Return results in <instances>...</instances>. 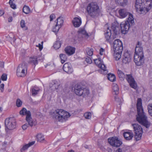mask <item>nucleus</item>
I'll list each match as a JSON object with an SVG mask.
<instances>
[{"label": "nucleus", "instance_id": "obj_1", "mask_svg": "<svg viewBox=\"0 0 152 152\" xmlns=\"http://www.w3.org/2000/svg\"><path fill=\"white\" fill-rule=\"evenodd\" d=\"M152 6V0H136L135 8L140 14L144 15L148 12Z\"/></svg>", "mask_w": 152, "mask_h": 152}, {"label": "nucleus", "instance_id": "obj_2", "mask_svg": "<svg viewBox=\"0 0 152 152\" xmlns=\"http://www.w3.org/2000/svg\"><path fill=\"white\" fill-rule=\"evenodd\" d=\"M136 105L137 112V115L136 118L137 121L146 128L148 127L149 125L147 120V117L143 112L141 99L138 98L137 99Z\"/></svg>", "mask_w": 152, "mask_h": 152}, {"label": "nucleus", "instance_id": "obj_3", "mask_svg": "<svg viewBox=\"0 0 152 152\" xmlns=\"http://www.w3.org/2000/svg\"><path fill=\"white\" fill-rule=\"evenodd\" d=\"M134 61L137 66L142 65L144 61V56L142 43L138 42L135 50Z\"/></svg>", "mask_w": 152, "mask_h": 152}, {"label": "nucleus", "instance_id": "obj_4", "mask_svg": "<svg viewBox=\"0 0 152 152\" xmlns=\"http://www.w3.org/2000/svg\"><path fill=\"white\" fill-rule=\"evenodd\" d=\"M119 23L115 21L112 24L111 29H109V28H108L107 31L104 34L105 38L107 42L110 43L112 42L113 39L111 37V35L113 34L114 36H115L117 34L119 31Z\"/></svg>", "mask_w": 152, "mask_h": 152}, {"label": "nucleus", "instance_id": "obj_5", "mask_svg": "<svg viewBox=\"0 0 152 152\" xmlns=\"http://www.w3.org/2000/svg\"><path fill=\"white\" fill-rule=\"evenodd\" d=\"M134 23V18L132 14L129 15L126 21L122 22L120 24V27L122 33L126 34L129 30L131 26Z\"/></svg>", "mask_w": 152, "mask_h": 152}, {"label": "nucleus", "instance_id": "obj_6", "mask_svg": "<svg viewBox=\"0 0 152 152\" xmlns=\"http://www.w3.org/2000/svg\"><path fill=\"white\" fill-rule=\"evenodd\" d=\"M99 10V7L95 3L91 2L87 6V12L88 14L92 17H94L97 15Z\"/></svg>", "mask_w": 152, "mask_h": 152}, {"label": "nucleus", "instance_id": "obj_7", "mask_svg": "<svg viewBox=\"0 0 152 152\" xmlns=\"http://www.w3.org/2000/svg\"><path fill=\"white\" fill-rule=\"evenodd\" d=\"M54 113L56 119L61 122L66 120L70 116L68 112L62 109H57L54 111Z\"/></svg>", "mask_w": 152, "mask_h": 152}, {"label": "nucleus", "instance_id": "obj_8", "mask_svg": "<svg viewBox=\"0 0 152 152\" xmlns=\"http://www.w3.org/2000/svg\"><path fill=\"white\" fill-rule=\"evenodd\" d=\"M19 113L20 115H26V120L28 122V125L31 127L36 125L37 122L32 118L31 113L29 111H27L26 108H23L20 111Z\"/></svg>", "mask_w": 152, "mask_h": 152}, {"label": "nucleus", "instance_id": "obj_9", "mask_svg": "<svg viewBox=\"0 0 152 152\" xmlns=\"http://www.w3.org/2000/svg\"><path fill=\"white\" fill-rule=\"evenodd\" d=\"M75 94L79 96L84 97L87 96L89 94V90L87 88H84L81 85H77L75 88Z\"/></svg>", "mask_w": 152, "mask_h": 152}, {"label": "nucleus", "instance_id": "obj_10", "mask_svg": "<svg viewBox=\"0 0 152 152\" xmlns=\"http://www.w3.org/2000/svg\"><path fill=\"white\" fill-rule=\"evenodd\" d=\"M132 125L135 133V139L136 141L140 140L142 133V129L141 126L136 124H133Z\"/></svg>", "mask_w": 152, "mask_h": 152}, {"label": "nucleus", "instance_id": "obj_11", "mask_svg": "<svg viewBox=\"0 0 152 152\" xmlns=\"http://www.w3.org/2000/svg\"><path fill=\"white\" fill-rule=\"evenodd\" d=\"M27 66L25 62L19 64L17 69V75L19 77H23L27 73Z\"/></svg>", "mask_w": 152, "mask_h": 152}, {"label": "nucleus", "instance_id": "obj_12", "mask_svg": "<svg viewBox=\"0 0 152 152\" xmlns=\"http://www.w3.org/2000/svg\"><path fill=\"white\" fill-rule=\"evenodd\" d=\"M5 125L6 128L9 130H12L16 127V121L13 117L7 118L5 120Z\"/></svg>", "mask_w": 152, "mask_h": 152}, {"label": "nucleus", "instance_id": "obj_13", "mask_svg": "<svg viewBox=\"0 0 152 152\" xmlns=\"http://www.w3.org/2000/svg\"><path fill=\"white\" fill-rule=\"evenodd\" d=\"M94 62L98 67L101 69L99 70V72H100L101 73L104 75H105L107 73L108 71L106 69V66L103 64L101 58H99L98 59L94 60Z\"/></svg>", "mask_w": 152, "mask_h": 152}, {"label": "nucleus", "instance_id": "obj_14", "mask_svg": "<svg viewBox=\"0 0 152 152\" xmlns=\"http://www.w3.org/2000/svg\"><path fill=\"white\" fill-rule=\"evenodd\" d=\"M109 143L112 146L119 147L122 144V142L117 137H112L108 139Z\"/></svg>", "mask_w": 152, "mask_h": 152}, {"label": "nucleus", "instance_id": "obj_15", "mask_svg": "<svg viewBox=\"0 0 152 152\" xmlns=\"http://www.w3.org/2000/svg\"><path fill=\"white\" fill-rule=\"evenodd\" d=\"M113 50H119L120 52H122L123 46L122 42L119 39L115 40L113 42Z\"/></svg>", "mask_w": 152, "mask_h": 152}, {"label": "nucleus", "instance_id": "obj_16", "mask_svg": "<svg viewBox=\"0 0 152 152\" xmlns=\"http://www.w3.org/2000/svg\"><path fill=\"white\" fill-rule=\"evenodd\" d=\"M126 80L129 83L130 86L132 88L136 89L137 88V85L134 79L130 75H126Z\"/></svg>", "mask_w": 152, "mask_h": 152}, {"label": "nucleus", "instance_id": "obj_17", "mask_svg": "<svg viewBox=\"0 0 152 152\" xmlns=\"http://www.w3.org/2000/svg\"><path fill=\"white\" fill-rule=\"evenodd\" d=\"M131 59V57L130 54L128 51H126L124 53L122 57V62L123 64H126L129 63Z\"/></svg>", "mask_w": 152, "mask_h": 152}, {"label": "nucleus", "instance_id": "obj_18", "mask_svg": "<svg viewBox=\"0 0 152 152\" xmlns=\"http://www.w3.org/2000/svg\"><path fill=\"white\" fill-rule=\"evenodd\" d=\"M64 71L67 73H72L73 71V69L71 64L69 63H66L64 64L63 67Z\"/></svg>", "mask_w": 152, "mask_h": 152}, {"label": "nucleus", "instance_id": "obj_19", "mask_svg": "<svg viewBox=\"0 0 152 152\" xmlns=\"http://www.w3.org/2000/svg\"><path fill=\"white\" fill-rule=\"evenodd\" d=\"M123 135L125 139L127 140H132L134 136V134L131 130L124 132L123 134Z\"/></svg>", "mask_w": 152, "mask_h": 152}, {"label": "nucleus", "instance_id": "obj_20", "mask_svg": "<svg viewBox=\"0 0 152 152\" xmlns=\"http://www.w3.org/2000/svg\"><path fill=\"white\" fill-rule=\"evenodd\" d=\"M75 48L70 46H67L65 49V51L66 53L69 56H70L74 54L75 52Z\"/></svg>", "mask_w": 152, "mask_h": 152}, {"label": "nucleus", "instance_id": "obj_21", "mask_svg": "<svg viewBox=\"0 0 152 152\" xmlns=\"http://www.w3.org/2000/svg\"><path fill=\"white\" fill-rule=\"evenodd\" d=\"M118 13L121 18L126 17L128 15L131 14L125 9H121L118 11Z\"/></svg>", "mask_w": 152, "mask_h": 152}, {"label": "nucleus", "instance_id": "obj_22", "mask_svg": "<svg viewBox=\"0 0 152 152\" xmlns=\"http://www.w3.org/2000/svg\"><path fill=\"white\" fill-rule=\"evenodd\" d=\"M60 85V83L58 80H54L53 81L52 83L50 85V87L51 88V89L55 90L58 88L59 86Z\"/></svg>", "mask_w": 152, "mask_h": 152}, {"label": "nucleus", "instance_id": "obj_23", "mask_svg": "<svg viewBox=\"0 0 152 152\" xmlns=\"http://www.w3.org/2000/svg\"><path fill=\"white\" fill-rule=\"evenodd\" d=\"M114 53L113 56L115 60L118 61L121 58V54L122 52H120L119 50L116 51L113 50Z\"/></svg>", "mask_w": 152, "mask_h": 152}, {"label": "nucleus", "instance_id": "obj_24", "mask_svg": "<svg viewBox=\"0 0 152 152\" xmlns=\"http://www.w3.org/2000/svg\"><path fill=\"white\" fill-rule=\"evenodd\" d=\"M81 23V20L80 19L78 18H74L73 24L75 27H79Z\"/></svg>", "mask_w": 152, "mask_h": 152}, {"label": "nucleus", "instance_id": "obj_25", "mask_svg": "<svg viewBox=\"0 0 152 152\" xmlns=\"http://www.w3.org/2000/svg\"><path fill=\"white\" fill-rule=\"evenodd\" d=\"M28 63L35 66L37 65L38 64V61L37 56H34L30 58Z\"/></svg>", "mask_w": 152, "mask_h": 152}, {"label": "nucleus", "instance_id": "obj_26", "mask_svg": "<svg viewBox=\"0 0 152 152\" xmlns=\"http://www.w3.org/2000/svg\"><path fill=\"white\" fill-rule=\"evenodd\" d=\"M35 142V141H33L29 142L28 144H26L24 145L22 148L20 149L21 152H22L23 151L27 149L29 147L33 145Z\"/></svg>", "mask_w": 152, "mask_h": 152}, {"label": "nucleus", "instance_id": "obj_27", "mask_svg": "<svg viewBox=\"0 0 152 152\" xmlns=\"http://www.w3.org/2000/svg\"><path fill=\"white\" fill-rule=\"evenodd\" d=\"M116 3L122 6H126L127 3V0H115Z\"/></svg>", "mask_w": 152, "mask_h": 152}, {"label": "nucleus", "instance_id": "obj_28", "mask_svg": "<svg viewBox=\"0 0 152 152\" xmlns=\"http://www.w3.org/2000/svg\"><path fill=\"white\" fill-rule=\"evenodd\" d=\"M60 57L61 58V63L63 64L66 61L67 57L65 54H61L60 55Z\"/></svg>", "mask_w": 152, "mask_h": 152}, {"label": "nucleus", "instance_id": "obj_29", "mask_svg": "<svg viewBox=\"0 0 152 152\" xmlns=\"http://www.w3.org/2000/svg\"><path fill=\"white\" fill-rule=\"evenodd\" d=\"M112 89L115 92V94L117 95L118 94L119 88L116 84H113L112 86Z\"/></svg>", "mask_w": 152, "mask_h": 152}, {"label": "nucleus", "instance_id": "obj_30", "mask_svg": "<svg viewBox=\"0 0 152 152\" xmlns=\"http://www.w3.org/2000/svg\"><path fill=\"white\" fill-rule=\"evenodd\" d=\"M56 21V25L61 27L64 22V20L62 18L60 17H59L57 19Z\"/></svg>", "mask_w": 152, "mask_h": 152}, {"label": "nucleus", "instance_id": "obj_31", "mask_svg": "<svg viewBox=\"0 0 152 152\" xmlns=\"http://www.w3.org/2000/svg\"><path fill=\"white\" fill-rule=\"evenodd\" d=\"M117 73L119 78L121 79V80H123L125 77L124 73L121 70H118L117 71Z\"/></svg>", "mask_w": 152, "mask_h": 152}, {"label": "nucleus", "instance_id": "obj_32", "mask_svg": "<svg viewBox=\"0 0 152 152\" xmlns=\"http://www.w3.org/2000/svg\"><path fill=\"white\" fill-rule=\"evenodd\" d=\"M108 79L112 82L114 81L115 80V77L114 74H109L108 76Z\"/></svg>", "mask_w": 152, "mask_h": 152}, {"label": "nucleus", "instance_id": "obj_33", "mask_svg": "<svg viewBox=\"0 0 152 152\" xmlns=\"http://www.w3.org/2000/svg\"><path fill=\"white\" fill-rule=\"evenodd\" d=\"M23 11L25 14H28L30 12V9L28 7L25 6L23 7Z\"/></svg>", "mask_w": 152, "mask_h": 152}, {"label": "nucleus", "instance_id": "obj_34", "mask_svg": "<svg viewBox=\"0 0 152 152\" xmlns=\"http://www.w3.org/2000/svg\"><path fill=\"white\" fill-rule=\"evenodd\" d=\"M37 141L41 142L44 140V138L43 135L41 134H38L37 136Z\"/></svg>", "mask_w": 152, "mask_h": 152}, {"label": "nucleus", "instance_id": "obj_35", "mask_svg": "<svg viewBox=\"0 0 152 152\" xmlns=\"http://www.w3.org/2000/svg\"><path fill=\"white\" fill-rule=\"evenodd\" d=\"M78 33L79 35L83 34L86 36H88L86 31L83 29L80 30L78 31Z\"/></svg>", "mask_w": 152, "mask_h": 152}, {"label": "nucleus", "instance_id": "obj_36", "mask_svg": "<svg viewBox=\"0 0 152 152\" xmlns=\"http://www.w3.org/2000/svg\"><path fill=\"white\" fill-rule=\"evenodd\" d=\"M61 43L59 41H57L54 43L53 47L56 49H59L61 47Z\"/></svg>", "mask_w": 152, "mask_h": 152}, {"label": "nucleus", "instance_id": "obj_37", "mask_svg": "<svg viewBox=\"0 0 152 152\" xmlns=\"http://www.w3.org/2000/svg\"><path fill=\"white\" fill-rule=\"evenodd\" d=\"M86 50L88 55L90 56H92L93 55V49L87 48Z\"/></svg>", "mask_w": 152, "mask_h": 152}, {"label": "nucleus", "instance_id": "obj_38", "mask_svg": "<svg viewBox=\"0 0 152 152\" xmlns=\"http://www.w3.org/2000/svg\"><path fill=\"white\" fill-rule=\"evenodd\" d=\"M148 110L150 115L152 117V104H150L148 106Z\"/></svg>", "mask_w": 152, "mask_h": 152}, {"label": "nucleus", "instance_id": "obj_39", "mask_svg": "<svg viewBox=\"0 0 152 152\" xmlns=\"http://www.w3.org/2000/svg\"><path fill=\"white\" fill-rule=\"evenodd\" d=\"M84 116L86 118L89 119L91 118V114L90 112H86L84 114Z\"/></svg>", "mask_w": 152, "mask_h": 152}, {"label": "nucleus", "instance_id": "obj_40", "mask_svg": "<svg viewBox=\"0 0 152 152\" xmlns=\"http://www.w3.org/2000/svg\"><path fill=\"white\" fill-rule=\"evenodd\" d=\"M22 101L19 99H17L16 102V106L18 107H20L22 105Z\"/></svg>", "mask_w": 152, "mask_h": 152}, {"label": "nucleus", "instance_id": "obj_41", "mask_svg": "<svg viewBox=\"0 0 152 152\" xmlns=\"http://www.w3.org/2000/svg\"><path fill=\"white\" fill-rule=\"evenodd\" d=\"M61 27L56 25L55 27L53 29V31L55 33L58 32Z\"/></svg>", "mask_w": 152, "mask_h": 152}, {"label": "nucleus", "instance_id": "obj_42", "mask_svg": "<svg viewBox=\"0 0 152 152\" xmlns=\"http://www.w3.org/2000/svg\"><path fill=\"white\" fill-rule=\"evenodd\" d=\"M38 91V90H36L34 88H32V94L33 96H35L37 94Z\"/></svg>", "mask_w": 152, "mask_h": 152}, {"label": "nucleus", "instance_id": "obj_43", "mask_svg": "<svg viewBox=\"0 0 152 152\" xmlns=\"http://www.w3.org/2000/svg\"><path fill=\"white\" fill-rule=\"evenodd\" d=\"M85 61L87 63L89 64H91L92 62L91 58L88 57H86Z\"/></svg>", "mask_w": 152, "mask_h": 152}, {"label": "nucleus", "instance_id": "obj_44", "mask_svg": "<svg viewBox=\"0 0 152 152\" xmlns=\"http://www.w3.org/2000/svg\"><path fill=\"white\" fill-rule=\"evenodd\" d=\"M25 23L24 20H22L20 21V26L22 28L25 27Z\"/></svg>", "mask_w": 152, "mask_h": 152}, {"label": "nucleus", "instance_id": "obj_45", "mask_svg": "<svg viewBox=\"0 0 152 152\" xmlns=\"http://www.w3.org/2000/svg\"><path fill=\"white\" fill-rule=\"evenodd\" d=\"M1 80L3 81H6L7 79V75L5 74H3L1 77Z\"/></svg>", "mask_w": 152, "mask_h": 152}, {"label": "nucleus", "instance_id": "obj_46", "mask_svg": "<svg viewBox=\"0 0 152 152\" xmlns=\"http://www.w3.org/2000/svg\"><path fill=\"white\" fill-rule=\"evenodd\" d=\"M115 100L116 102L119 103V104H120L121 101V99L119 98L117 96H115Z\"/></svg>", "mask_w": 152, "mask_h": 152}, {"label": "nucleus", "instance_id": "obj_47", "mask_svg": "<svg viewBox=\"0 0 152 152\" xmlns=\"http://www.w3.org/2000/svg\"><path fill=\"white\" fill-rule=\"evenodd\" d=\"M43 43V42H42V44ZM36 47H38L39 48L40 50H41L43 48L42 44H39L38 45H37Z\"/></svg>", "mask_w": 152, "mask_h": 152}, {"label": "nucleus", "instance_id": "obj_48", "mask_svg": "<svg viewBox=\"0 0 152 152\" xmlns=\"http://www.w3.org/2000/svg\"><path fill=\"white\" fill-rule=\"evenodd\" d=\"M55 18V15L53 14H52L50 16V21H52L53 20V19Z\"/></svg>", "mask_w": 152, "mask_h": 152}, {"label": "nucleus", "instance_id": "obj_49", "mask_svg": "<svg viewBox=\"0 0 152 152\" xmlns=\"http://www.w3.org/2000/svg\"><path fill=\"white\" fill-rule=\"evenodd\" d=\"M10 7L13 9H16V5L14 3H12L10 4Z\"/></svg>", "mask_w": 152, "mask_h": 152}, {"label": "nucleus", "instance_id": "obj_50", "mask_svg": "<svg viewBox=\"0 0 152 152\" xmlns=\"http://www.w3.org/2000/svg\"><path fill=\"white\" fill-rule=\"evenodd\" d=\"M4 84H1L0 86V89L1 92H3L4 90Z\"/></svg>", "mask_w": 152, "mask_h": 152}, {"label": "nucleus", "instance_id": "obj_51", "mask_svg": "<svg viewBox=\"0 0 152 152\" xmlns=\"http://www.w3.org/2000/svg\"><path fill=\"white\" fill-rule=\"evenodd\" d=\"M28 125L27 124H25L23 125L22 126V129L24 130L26 129L28 127Z\"/></svg>", "mask_w": 152, "mask_h": 152}, {"label": "nucleus", "instance_id": "obj_52", "mask_svg": "<svg viewBox=\"0 0 152 152\" xmlns=\"http://www.w3.org/2000/svg\"><path fill=\"white\" fill-rule=\"evenodd\" d=\"M104 50L103 48H101L99 50V53L101 55L103 54V53L104 52Z\"/></svg>", "mask_w": 152, "mask_h": 152}, {"label": "nucleus", "instance_id": "obj_53", "mask_svg": "<svg viewBox=\"0 0 152 152\" xmlns=\"http://www.w3.org/2000/svg\"><path fill=\"white\" fill-rule=\"evenodd\" d=\"M4 67V62L2 61H0V67L3 68Z\"/></svg>", "mask_w": 152, "mask_h": 152}, {"label": "nucleus", "instance_id": "obj_54", "mask_svg": "<svg viewBox=\"0 0 152 152\" xmlns=\"http://www.w3.org/2000/svg\"><path fill=\"white\" fill-rule=\"evenodd\" d=\"M4 13V11L2 10H0V16H2Z\"/></svg>", "mask_w": 152, "mask_h": 152}, {"label": "nucleus", "instance_id": "obj_55", "mask_svg": "<svg viewBox=\"0 0 152 152\" xmlns=\"http://www.w3.org/2000/svg\"><path fill=\"white\" fill-rule=\"evenodd\" d=\"M12 20V16L8 18V21L9 22H11Z\"/></svg>", "mask_w": 152, "mask_h": 152}, {"label": "nucleus", "instance_id": "obj_56", "mask_svg": "<svg viewBox=\"0 0 152 152\" xmlns=\"http://www.w3.org/2000/svg\"><path fill=\"white\" fill-rule=\"evenodd\" d=\"M116 152H122V150L121 148H118L116 151Z\"/></svg>", "mask_w": 152, "mask_h": 152}, {"label": "nucleus", "instance_id": "obj_57", "mask_svg": "<svg viewBox=\"0 0 152 152\" xmlns=\"http://www.w3.org/2000/svg\"><path fill=\"white\" fill-rule=\"evenodd\" d=\"M14 1V0H10L9 3V4H11L13 3V2Z\"/></svg>", "mask_w": 152, "mask_h": 152}, {"label": "nucleus", "instance_id": "obj_58", "mask_svg": "<svg viewBox=\"0 0 152 152\" xmlns=\"http://www.w3.org/2000/svg\"><path fill=\"white\" fill-rule=\"evenodd\" d=\"M67 152H75L74 151L72 150H69Z\"/></svg>", "mask_w": 152, "mask_h": 152}, {"label": "nucleus", "instance_id": "obj_59", "mask_svg": "<svg viewBox=\"0 0 152 152\" xmlns=\"http://www.w3.org/2000/svg\"><path fill=\"white\" fill-rule=\"evenodd\" d=\"M15 40H16V39L14 37H13V42H14Z\"/></svg>", "mask_w": 152, "mask_h": 152}, {"label": "nucleus", "instance_id": "obj_60", "mask_svg": "<svg viewBox=\"0 0 152 152\" xmlns=\"http://www.w3.org/2000/svg\"><path fill=\"white\" fill-rule=\"evenodd\" d=\"M1 108L0 107V112L1 111Z\"/></svg>", "mask_w": 152, "mask_h": 152}, {"label": "nucleus", "instance_id": "obj_61", "mask_svg": "<svg viewBox=\"0 0 152 152\" xmlns=\"http://www.w3.org/2000/svg\"><path fill=\"white\" fill-rule=\"evenodd\" d=\"M27 27H26V30H27Z\"/></svg>", "mask_w": 152, "mask_h": 152}, {"label": "nucleus", "instance_id": "obj_62", "mask_svg": "<svg viewBox=\"0 0 152 152\" xmlns=\"http://www.w3.org/2000/svg\"><path fill=\"white\" fill-rule=\"evenodd\" d=\"M1 83V79H0V83Z\"/></svg>", "mask_w": 152, "mask_h": 152}]
</instances>
